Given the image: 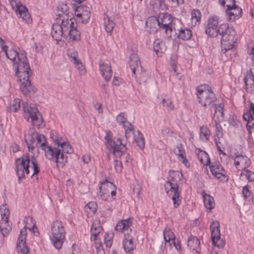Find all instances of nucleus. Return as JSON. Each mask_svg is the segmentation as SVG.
Segmentation results:
<instances>
[{
  "instance_id": "39",
  "label": "nucleus",
  "mask_w": 254,
  "mask_h": 254,
  "mask_svg": "<svg viewBox=\"0 0 254 254\" xmlns=\"http://www.w3.org/2000/svg\"><path fill=\"white\" fill-rule=\"evenodd\" d=\"M65 152H63L61 148L60 149V153L59 154L57 155V157L56 158V162L58 164H61L62 166H63L65 162L67 161V156H65L64 153Z\"/></svg>"
},
{
  "instance_id": "46",
  "label": "nucleus",
  "mask_w": 254,
  "mask_h": 254,
  "mask_svg": "<svg viewBox=\"0 0 254 254\" xmlns=\"http://www.w3.org/2000/svg\"><path fill=\"white\" fill-rule=\"evenodd\" d=\"M200 137H204L206 140H208L209 137L210 135V131L208 128L205 126H202L200 128Z\"/></svg>"
},
{
  "instance_id": "64",
  "label": "nucleus",
  "mask_w": 254,
  "mask_h": 254,
  "mask_svg": "<svg viewBox=\"0 0 254 254\" xmlns=\"http://www.w3.org/2000/svg\"><path fill=\"white\" fill-rule=\"evenodd\" d=\"M250 117L252 120H254V104L251 102L250 106Z\"/></svg>"
},
{
  "instance_id": "3",
  "label": "nucleus",
  "mask_w": 254,
  "mask_h": 254,
  "mask_svg": "<svg viewBox=\"0 0 254 254\" xmlns=\"http://www.w3.org/2000/svg\"><path fill=\"white\" fill-rule=\"evenodd\" d=\"M218 34L221 35L222 52L225 53L232 49L237 39L235 29L227 24H221Z\"/></svg>"
},
{
  "instance_id": "6",
  "label": "nucleus",
  "mask_w": 254,
  "mask_h": 254,
  "mask_svg": "<svg viewBox=\"0 0 254 254\" xmlns=\"http://www.w3.org/2000/svg\"><path fill=\"white\" fill-rule=\"evenodd\" d=\"M105 138L107 141V147L112 150L113 154L118 157H121L126 152L127 148L120 138L112 140L107 133Z\"/></svg>"
},
{
  "instance_id": "51",
  "label": "nucleus",
  "mask_w": 254,
  "mask_h": 254,
  "mask_svg": "<svg viewBox=\"0 0 254 254\" xmlns=\"http://www.w3.org/2000/svg\"><path fill=\"white\" fill-rule=\"evenodd\" d=\"M91 222H92V225L90 228V232H91V241H95V226L94 224V222L93 221V219L90 220Z\"/></svg>"
},
{
  "instance_id": "43",
  "label": "nucleus",
  "mask_w": 254,
  "mask_h": 254,
  "mask_svg": "<svg viewBox=\"0 0 254 254\" xmlns=\"http://www.w3.org/2000/svg\"><path fill=\"white\" fill-rule=\"evenodd\" d=\"M201 156H198L200 162L206 166L210 164V158L208 155L204 151L201 152Z\"/></svg>"
},
{
  "instance_id": "32",
  "label": "nucleus",
  "mask_w": 254,
  "mask_h": 254,
  "mask_svg": "<svg viewBox=\"0 0 254 254\" xmlns=\"http://www.w3.org/2000/svg\"><path fill=\"white\" fill-rule=\"evenodd\" d=\"M36 142L35 143V147L40 146L42 149L45 148L47 141L45 136L43 134H39L38 133L36 134Z\"/></svg>"
},
{
  "instance_id": "36",
  "label": "nucleus",
  "mask_w": 254,
  "mask_h": 254,
  "mask_svg": "<svg viewBox=\"0 0 254 254\" xmlns=\"http://www.w3.org/2000/svg\"><path fill=\"white\" fill-rule=\"evenodd\" d=\"M164 238L166 242H171L175 239L174 233L169 228H165L163 231Z\"/></svg>"
},
{
  "instance_id": "20",
  "label": "nucleus",
  "mask_w": 254,
  "mask_h": 254,
  "mask_svg": "<svg viewBox=\"0 0 254 254\" xmlns=\"http://www.w3.org/2000/svg\"><path fill=\"white\" fill-rule=\"evenodd\" d=\"M60 149L56 147H52L51 146L47 145L44 148L45 156L49 160H52L56 158L57 155L59 154Z\"/></svg>"
},
{
  "instance_id": "7",
  "label": "nucleus",
  "mask_w": 254,
  "mask_h": 254,
  "mask_svg": "<svg viewBox=\"0 0 254 254\" xmlns=\"http://www.w3.org/2000/svg\"><path fill=\"white\" fill-rule=\"evenodd\" d=\"M23 110L25 115H28L27 117L25 116V117L28 119L29 118H31L33 126L38 127L40 126L43 122V118L37 108L31 107L27 103H23Z\"/></svg>"
},
{
  "instance_id": "17",
  "label": "nucleus",
  "mask_w": 254,
  "mask_h": 254,
  "mask_svg": "<svg viewBox=\"0 0 254 254\" xmlns=\"http://www.w3.org/2000/svg\"><path fill=\"white\" fill-rule=\"evenodd\" d=\"M17 15L19 18H21L23 20L25 21L27 23L31 22L32 19L30 18V16L28 13L27 8L22 5L20 4L18 9L16 10Z\"/></svg>"
},
{
  "instance_id": "28",
  "label": "nucleus",
  "mask_w": 254,
  "mask_h": 254,
  "mask_svg": "<svg viewBox=\"0 0 254 254\" xmlns=\"http://www.w3.org/2000/svg\"><path fill=\"white\" fill-rule=\"evenodd\" d=\"M131 223L129 221V220H123L120 222H119L115 227V230L119 232H123V231H127V229L129 228Z\"/></svg>"
},
{
  "instance_id": "62",
  "label": "nucleus",
  "mask_w": 254,
  "mask_h": 254,
  "mask_svg": "<svg viewBox=\"0 0 254 254\" xmlns=\"http://www.w3.org/2000/svg\"><path fill=\"white\" fill-rule=\"evenodd\" d=\"M69 27L70 29H74V28H77L76 23H74L75 19L74 18H70L68 19Z\"/></svg>"
},
{
  "instance_id": "29",
  "label": "nucleus",
  "mask_w": 254,
  "mask_h": 254,
  "mask_svg": "<svg viewBox=\"0 0 254 254\" xmlns=\"http://www.w3.org/2000/svg\"><path fill=\"white\" fill-rule=\"evenodd\" d=\"M84 211L88 218L92 217L95 214V202L91 201L85 206Z\"/></svg>"
},
{
  "instance_id": "25",
  "label": "nucleus",
  "mask_w": 254,
  "mask_h": 254,
  "mask_svg": "<svg viewBox=\"0 0 254 254\" xmlns=\"http://www.w3.org/2000/svg\"><path fill=\"white\" fill-rule=\"evenodd\" d=\"M11 230V227L9 224L8 219L6 217L2 218L0 223V230L3 236L8 234Z\"/></svg>"
},
{
  "instance_id": "50",
  "label": "nucleus",
  "mask_w": 254,
  "mask_h": 254,
  "mask_svg": "<svg viewBox=\"0 0 254 254\" xmlns=\"http://www.w3.org/2000/svg\"><path fill=\"white\" fill-rule=\"evenodd\" d=\"M50 135L53 141L55 142V144L57 145L58 147H59L61 141L59 139L57 132L54 130H52L50 133Z\"/></svg>"
},
{
  "instance_id": "11",
  "label": "nucleus",
  "mask_w": 254,
  "mask_h": 254,
  "mask_svg": "<svg viewBox=\"0 0 254 254\" xmlns=\"http://www.w3.org/2000/svg\"><path fill=\"white\" fill-rule=\"evenodd\" d=\"M227 7L226 10V13L228 15V20L230 21H234L236 19L239 18L242 14V9L235 4V0H234V5L232 3L227 4Z\"/></svg>"
},
{
  "instance_id": "48",
  "label": "nucleus",
  "mask_w": 254,
  "mask_h": 254,
  "mask_svg": "<svg viewBox=\"0 0 254 254\" xmlns=\"http://www.w3.org/2000/svg\"><path fill=\"white\" fill-rule=\"evenodd\" d=\"M174 152L178 156L185 155V150L181 143L177 145L176 148L174 149Z\"/></svg>"
},
{
  "instance_id": "34",
  "label": "nucleus",
  "mask_w": 254,
  "mask_h": 254,
  "mask_svg": "<svg viewBox=\"0 0 254 254\" xmlns=\"http://www.w3.org/2000/svg\"><path fill=\"white\" fill-rule=\"evenodd\" d=\"M68 36L69 39L73 41H78L80 40V33L76 29V28L70 29L68 32Z\"/></svg>"
},
{
  "instance_id": "49",
  "label": "nucleus",
  "mask_w": 254,
  "mask_h": 254,
  "mask_svg": "<svg viewBox=\"0 0 254 254\" xmlns=\"http://www.w3.org/2000/svg\"><path fill=\"white\" fill-rule=\"evenodd\" d=\"M215 112V114L219 113L220 116L222 118H223L224 113H223V105L222 104H220L218 105H216L215 104V105L212 107Z\"/></svg>"
},
{
  "instance_id": "33",
  "label": "nucleus",
  "mask_w": 254,
  "mask_h": 254,
  "mask_svg": "<svg viewBox=\"0 0 254 254\" xmlns=\"http://www.w3.org/2000/svg\"><path fill=\"white\" fill-rule=\"evenodd\" d=\"M17 248L18 251L23 254H27L29 252V249L27 247L25 240H17Z\"/></svg>"
},
{
  "instance_id": "18",
  "label": "nucleus",
  "mask_w": 254,
  "mask_h": 254,
  "mask_svg": "<svg viewBox=\"0 0 254 254\" xmlns=\"http://www.w3.org/2000/svg\"><path fill=\"white\" fill-rule=\"evenodd\" d=\"M187 245L190 250L195 251L197 253H199L200 241L196 237L191 235L188 240Z\"/></svg>"
},
{
  "instance_id": "30",
  "label": "nucleus",
  "mask_w": 254,
  "mask_h": 254,
  "mask_svg": "<svg viewBox=\"0 0 254 254\" xmlns=\"http://www.w3.org/2000/svg\"><path fill=\"white\" fill-rule=\"evenodd\" d=\"M100 190H102V191H104L105 192L108 191L109 194H110V192L111 190L115 189V186L112 183L108 182L107 180L103 182H101V186L99 187Z\"/></svg>"
},
{
  "instance_id": "35",
  "label": "nucleus",
  "mask_w": 254,
  "mask_h": 254,
  "mask_svg": "<svg viewBox=\"0 0 254 254\" xmlns=\"http://www.w3.org/2000/svg\"><path fill=\"white\" fill-rule=\"evenodd\" d=\"M201 14L199 10L194 9L191 12V24L193 26L200 21Z\"/></svg>"
},
{
  "instance_id": "58",
  "label": "nucleus",
  "mask_w": 254,
  "mask_h": 254,
  "mask_svg": "<svg viewBox=\"0 0 254 254\" xmlns=\"http://www.w3.org/2000/svg\"><path fill=\"white\" fill-rule=\"evenodd\" d=\"M26 228L25 227L23 228L22 229L20 230V235L18 238L17 240L20 241H26Z\"/></svg>"
},
{
  "instance_id": "47",
  "label": "nucleus",
  "mask_w": 254,
  "mask_h": 254,
  "mask_svg": "<svg viewBox=\"0 0 254 254\" xmlns=\"http://www.w3.org/2000/svg\"><path fill=\"white\" fill-rule=\"evenodd\" d=\"M67 55L70 58H71V61H72L73 63H75L76 61L79 60L77 59V52L75 51L74 49H68L67 51Z\"/></svg>"
},
{
  "instance_id": "60",
  "label": "nucleus",
  "mask_w": 254,
  "mask_h": 254,
  "mask_svg": "<svg viewBox=\"0 0 254 254\" xmlns=\"http://www.w3.org/2000/svg\"><path fill=\"white\" fill-rule=\"evenodd\" d=\"M216 134L217 137L218 139L220 138H221L223 136V132H222V128L219 126H218V124H216Z\"/></svg>"
},
{
  "instance_id": "63",
  "label": "nucleus",
  "mask_w": 254,
  "mask_h": 254,
  "mask_svg": "<svg viewBox=\"0 0 254 254\" xmlns=\"http://www.w3.org/2000/svg\"><path fill=\"white\" fill-rule=\"evenodd\" d=\"M242 193L244 196L246 198L248 197L251 195V192L249 190L247 186H244L243 188Z\"/></svg>"
},
{
  "instance_id": "9",
  "label": "nucleus",
  "mask_w": 254,
  "mask_h": 254,
  "mask_svg": "<svg viewBox=\"0 0 254 254\" xmlns=\"http://www.w3.org/2000/svg\"><path fill=\"white\" fill-rule=\"evenodd\" d=\"M218 18L217 16H211L207 20L205 33L210 37H216L218 35L219 27Z\"/></svg>"
},
{
  "instance_id": "53",
  "label": "nucleus",
  "mask_w": 254,
  "mask_h": 254,
  "mask_svg": "<svg viewBox=\"0 0 254 254\" xmlns=\"http://www.w3.org/2000/svg\"><path fill=\"white\" fill-rule=\"evenodd\" d=\"M117 121L118 123L124 125L127 123V119L125 118L124 116V113H121L119 115H118L116 118Z\"/></svg>"
},
{
  "instance_id": "26",
  "label": "nucleus",
  "mask_w": 254,
  "mask_h": 254,
  "mask_svg": "<svg viewBox=\"0 0 254 254\" xmlns=\"http://www.w3.org/2000/svg\"><path fill=\"white\" fill-rule=\"evenodd\" d=\"M203 198L205 206L209 210H211L215 206L214 198L209 194L203 192Z\"/></svg>"
},
{
  "instance_id": "10",
  "label": "nucleus",
  "mask_w": 254,
  "mask_h": 254,
  "mask_svg": "<svg viewBox=\"0 0 254 254\" xmlns=\"http://www.w3.org/2000/svg\"><path fill=\"white\" fill-rule=\"evenodd\" d=\"M159 20V27L165 30L167 36L171 37V32L172 31L173 21L172 17L168 13L164 14L162 17L158 18Z\"/></svg>"
},
{
  "instance_id": "27",
  "label": "nucleus",
  "mask_w": 254,
  "mask_h": 254,
  "mask_svg": "<svg viewBox=\"0 0 254 254\" xmlns=\"http://www.w3.org/2000/svg\"><path fill=\"white\" fill-rule=\"evenodd\" d=\"M103 20L106 31L108 33L111 34L115 27V23L106 14L104 15Z\"/></svg>"
},
{
  "instance_id": "52",
  "label": "nucleus",
  "mask_w": 254,
  "mask_h": 254,
  "mask_svg": "<svg viewBox=\"0 0 254 254\" xmlns=\"http://www.w3.org/2000/svg\"><path fill=\"white\" fill-rule=\"evenodd\" d=\"M162 104L164 107L167 108L168 109L172 110L174 108L172 102L169 99H163L162 101Z\"/></svg>"
},
{
  "instance_id": "15",
  "label": "nucleus",
  "mask_w": 254,
  "mask_h": 254,
  "mask_svg": "<svg viewBox=\"0 0 254 254\" xmlns=\"http://www.w3.org/2000/svg\"><path fill=\"white\" fill-rule=\"evenodd\" d=\"M37 132L34 128H30L27 134L25 135V141L28 146L29 150H33L35 148L34 143L36 141V134Z\"/></svg>"
},
{
  "instance_id": "12",
  "label": "nucleus",
  "mask_w": 254,
  "mask_h": 254,
  "mask_svg": "<svg viewBox=\"0 0 254 254\" xmlns=\"http://www.w3.org/2000/svg\"><path fill=\"white\" fill-rule=\"evenodd\" d=\"M129 66L132 70V73L136 77V74L137 73H141L142 70V67L140 64V62L136 54L133 53L130 54L129 57Z\"/></svg>"
},
{
  "instance_id": "2",
  "label": "nucleus",
  "mask_w": 254,
  "mask_h": 254,
  "mask_svg": "<svg viewBox=\"0 0 254 254\" xmlns=\"http://www.w3.org/2000/svg\"><path fill=\"white\" fill-rule=\"evenodd\" d=\"M31 164V168L33 170V173L31 177L38 180V174L40 172V169L35 158L32 157L30 158L28 155H24L15 160L16 174L18 178V184H20L22 179L25 178V173L27 175L29 174V168Z\"/></svg>"
},
{
  "instance_id": "37",
  "label": "nucleus",
  "mask_w": 254,
  "mask_h": 254,
  "mask_svg": "<svg viewBox=\"0 0 254 254\" xmlns=\"http://www.w3.org/2000/svg\"><path fill=\"white\" fill-rule=\"evenodd\" d=\"M6 57L10 60L13 62V63L17 62L18 61V57H20L19 55L17 52L13 49H11L8 51L6 53Z\"/></svg>"
},
{
  "instance_id": "5",
  "label": "nucleus",
  "mask_w": 254,
  "mask_h": 254,
  "mask_svg": "<svg viewBox=\"0 0 254 254\" xmlns=\"http://www.w3.org/2000/svg\"><path fill=\"white\" fill-rule=\"evenodd\" d=\"M51 240L54 247L61 249L65 240V232L62 222L56 220L53 222L51 228Z\"/></svg>"
},
{
  "instance_id": "38",
  "label": "nucleus",
  "mask_w": 254,
  "mask_h": 254,
  "mask_svg": "<svg viewBox=\"0 0 254 254\" xmlns=\"http://www.w3.org/2000/svg\"><path fill=\"white\" fill-rule=\"evenodd\" d=\"M61 150L67 154H71L73 152V149L68 142H61L60 146Z\"/></svg>"
},
{
  "instance_id": "40",
  "label": "nucleus",
  "mask_w": 254,
  "mask_h": 254,
  "mask_svg": "<svg viewBox=\"0 0 254 254\" xmlns=\"http://www.w3.org/2000/svg\"><path fill=\"white\" fill-rule=\"evenodd\" d=\"M236 158H239L241 164L244 169L249 167L251 164L250 160L247 156L243 155H237Z\"/></svg>"
},
{
  "instance_id": "23",
  "label": "nucleus",
  "mask_w": 254,
  "mask_h": 254,
  "mask_svg": "<svg viewBox=\"0 0 254 254\" xmlns=\"http://www.w3.org/2000/svg\"><path fill=\"white\" fill-rule=\"evenodd\" d=\"M159 20L155 16H151L148 18L146 21L145 26L149 27L152 31L157 30V26L159 27Z\"/></svg>"
},
{
  "instance_id": "41",
  "label": "nucleus",
  "mask_w": 254,
  "mask_h": 254,
  "mask_svg": "<svg viewBox=\"0 0 254 254\" xmlns=\"http://www.w3.org/2000/svg\"><path fill=\"white\" fill-rule=\"evenodd\" d=\"M57 9L59 11H61L63 14H66V16L68 14V7L66 3L64 1H60L57 6Z\"/></svg>"
},
{
  "instance_id": "59",
  "label": "nucleus",
  "mask_w": 254,
  "mask_h": 254,
  "mask_svg": "<svg viewBox=\"0 0 254 254\" xmlns=\"http://www.w3.org/2000/svg\"><path fill=\"white\" fill-rule=\"evenodd\" d=\"M114 167L115 170L118 172H120L122 171V164L121 161L118 160H115L114 161Z\"/></svg>"
},
{
  "instance_id": "16",
  "label": "nucleus",
  "mask_w": 254,
  "mask_h": 254,
  "mask_svg": "<svg viewBox=\"0 0 254 254\" xmlns=\"http://www.w3.org/2000/svg\"><path fill=\"white\" fill-rule=\"evenodd\" d=\"M210 229L211 232V239L212 243H215V242H216V239L220 238L219 222L217 221H213L210 226Z\"/></svg>"
},
{
  "instance_id": "4",
  "label": "nucleus",
  "mask_w": 254,
  "mask_h": 254,
  "mask_svg": "<svg viewBox=\"0 0 254 254\" xmlns=\"http://www.w3.org/2000/svg\"><path fill=\"white\" fill-rule=\"evenodd\" d=\"M198 102L205 108H211L215 105L217 98L211 88L208 85H203L197 89Z\"/></svg>"
},
{
  "instance_id": "22",
  "label": "nucleus",
  "mask_w": 254,
  "mask_h": 254,
  "mask_svg": "<svg viewBox=\"0 0 254 254\" xmlns=\"http://www.w3.org/2000/svg\"><path fill=\"white\" fill-rule=\"evenodd\" d=\"M83 6L79 5L76 7L75 10V15L79 18H81L82 22H86L90 17V13L87 11H84Z\"/></svg>"
},
{
  "instance_id": "54",
  "label": "nucleus",
  "mask_w": 254,
  "mask_h": 254,
  "mask_svg": "<svg viewBox=\"0 0 254 254\" xmlns=\"http://www.w3.org/2000/svg\"><path fill=\"white\" fill-rule=\"evenodd\" d=\"M74 64L76 65L77 68L79 70L80 74H83L85 72L84 67L81 62V60H78V61H76Z\"/></svg>"
},
{
  "instance_id": "1",
  "label": "nucleus",
  "mask_w": 254,
  "mask_h": 254,
  "mask_svg": "<svg viewBox=\"0 0 254 254\" xmlns=\"http://www.w3.org/2000/svg\"><path fill=\"white\" fill-rule=\"evenodd\" d=\"M13 68L16 70L18 80L21 82L20 89L22 92L25 95L35 92L36 89L31 85L29 79L32 71L26 56L21 54L18 57V61L13 63Z\"/></svg>"
},
{
  "instance_id": "42",
  "label": "nucleus",
  "mask_w": 254,
  "mask_h": 254,
  "mask_svg": "<svg viewBox=\"0 0 254 254\" xmlns=\"http://www.w3.org/2000/svg\"><path fill=\"white\" fill-rule=\"evenodd\" d=\"M209 167L213 175L221 171H224V169L222 166L216 163L209 165Z\"/></svg>"
},
{
  "instance_id": "31",
  "label": "nucleus",
  "mask_w": 254,
  "mask_h": 254,
  "mask_svg": "<svg viewBox=\"0 0 254 254\" xmlns=\"http://www.w3.org/2000/svg\"><path fill=\"white\" fill-rule=\"evenodd\" d=\"M192 36V32L188 28L181 29L179 31L178 37L183 40H188Z\"/></svg>"
},
{
  "instance_id": "61",
  "label": "nucleus",
  "mask_w": 254,
  "mask_h": 254,
  "mask_svg": "<svg viewBox=\"0 0 254 254\" xmlns=\"http://www.w3.org/2000/svg\"><path fill=\"white\" fill-rule=\"evenodd\" d=\"M216 242H215V243H212L214 246L217 247L219 248H223L224 246L225 243L222 240H221L220 238L219 239H216Z\"/></svg>"
},
{
  "instance_id": "45",
  "label": "nucleus",
  "mask_w": 254,
  "mask_h": 254,
  "mask_svg": "<svg viewBox=\"0 0 254 254\" xmlns=\"http://www.w3.org/2000/svg\"><path fill=\"white\" fill-rule=\"evenodd\" d=\"M20 102L21 101L19 99H15L13 104L9 107L10 111L15 112L19 109L20 107Z\"/></svg>"
},
{
  "instance_id": "8",
  "label": "nucleus",
  "mask_w": 254,
  "mask_h": 254,
  "mask_svg": "<svg viewBox=\"0 0 254 254\" xmlns=\"http://www.w3.org/2000/svg\"><path fill=\"white\" fill-rule=\"evenodd\" d=\"M165 190L168 196L172 197L174 207H178L181 202L178 185L168 181L165 185Z\"/></svg>"
},
{
  "instance_id": "24",
  "label": "nucleus",
  "mask_w": 254,
  "mask_h": 254,
  "mask_svg": "<svg viewBox=\"0 0 254 254\" xmlns=\"http://www.w3.org/2000/svg\"><path fill=\"white\" fill-rule=\"evenodd\" d=\"M165 43L160 39H156L153 43V49L157 55L162 54L166 50Z\"/></svg>"
},
{
  "instance_id": "21",
  "label": "nucleus",
  "mask_w": 254,
  "mask_h": 254,
  "mask_svg": "<svg viewBox=\"0 0 254 254\" xmlns=\"http://www.w3.org/2000/svg\"><path fill=\"white\" fill-rule=\"evenodd\" d=\"M51 35L54 39L57 41H61L63 36L62 29L60 24L55 23L53 24Z\"/></svg>"
},
{
  "instance_id": "14",
  "label": "nucleus",
  "mask_w": 254,
  "mask_h": 254,
  "mask_svg": "<svg viewBox=\"0 0 254 254\" xmlns=\"http://www.w3.org/2000/svg\"><path fill=\"white\" fill-rule=\"evenodd\" d=\"M130 233H125L124 239L123 243V247L126 253H130L135 248V245L133 243L132 240L133 232L130 229Z\"/></svg>"
},
{
  "instance_id": "44",
  "label": "nucleus",
  "mask_w": 254,
  "mask_h": 254,
  "mask_svg": "<svg viewBox=\"0 0 254 254\" xmlns=\"http://www.w3.org/2000/svg\"><path fill=\"white\" fill-rule=\"evenodd\" d=\"M124 127L125 129V135L126 138H128L130 136V133L132 132V133H134L133 132L134 127L133 126L130 124L129 123H127L124 125Z\"/></svg>"
},
{
  "instance_id": "57",
  "label": "nucleus",
  "mask_w": 254,
  "mask_h": 254,
  "mask_svg": "<svg viewBox=\"0 0 254 254\" xmlns=\"http://www.w3.org/2000/svg\"><path fill=\"white\" fill-rule=\"evenodd\" d=\"M1 210L3 209V212H1V217L2 218H7V219H8V216L9 215V209L6 207V205H4L0 208Z\"/></svg>"
},
{
  "instance_id": "55",
  "label": "nucleus",
  "mask_w": 254,
  "mask_h": 254,
  "mask_svg": "<svg viewBox=\"0 0 254 254\" xmlns=\"http://www.w3.org/2000/svg\"><path fill=\"white\" fill-rule=\"evenodd\" d=\"M246 177L249 182L254 181V172L247 170L246 171Z\"/></svg>"
},
{
  "instance_id": "56",
  "label": "nucleus",
  "mask_w": 254,
  "mask_h": 254,
  "mask_svg": "<svg viewBox=\"0 0 254 254\" xmlns=\"http://www.w3.org/2000/svg\"><path fill=\"white\" fill-rule=\"evenodd\" d=\"M135 142L141 150L144 149L145 147V140L144 137H141L140 138H138V140Z\"/></svg>"
},
{
  "instance_id": "19",
  "label": "nucleus",
  "mask_w": 254,
  "mask_h": 254,
  "mask_svg": "<svg viewBox=\"0 0 254 254\" xmlns=\"http://www.w3.org/2000/svg\"><path fill=\"white\" fill-rule=\"evenodd\" d=\"M254 68L247 71L244 78L246 87L247 89L254 88Z\"/></svg>"
},
{
  "instance_id": "13",
  "label": "nucleus",
  "mask_w": 254,
  "mask_h": 254,
  "mask_svg": "<svg viewBox=\"0 0 254 254\" xmlns=\"http://www.w3.org/2000/svg\"><path fill=\"white\" fill-rule=\"evenodd\" d=\"M99 64L101 74L106 81H109L112 75V69L110 65H109V62L108 61L104 62L100 61Z\"/></svg>"
}]
</instances>
